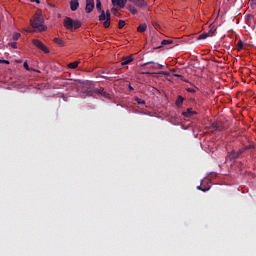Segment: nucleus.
<instances>
[{
  "instance_id": "obj_16",
  "label": "nucleus",
  "mask_w": 256,
  "mask_h": 256,
  "mask_svg": "<svg viewBox=\"0 0 256 256\" xmlns=\"http://www.w3.org/2000/svg\"><path fill=\"white\" fill-rule=\"evenodd\" d=\"M54 43H56L60 47H65V41H63V39L61 38H54Z\"/></svg>"
},
{
  "instance_id": "obj_5",
  "label": "nucleus",
  "mask_w": 256,
  "mask_h": 256,
  "mask_svg": "<svg viewBox=\"0 0 256 256\" xmlns=\"http://www.w3.org/2000/svg\"><path fill=\"white\" fill-rule=\"evenodd\" d=\"M32 43H33V45H35V47H37L44 53H49V48H47V46H45V44H43V42H41L40 40L33 39Z\"/></svg>"
},
{
  "instance_id": "obj_36",
  "label": "nucleus",
  "mask_w": 256,
  "mask_h": 256,
  "mask_svg": "<svg viewBox=\"0 0 256 256\" xmlns=\"http://www.w3.org/2000/svg\"><path fill=\"white\" fill-rule=\"evenodd\" d=\"M187 91H188V93H195V90L192 88H188Z\"/></svg>"
},
{
  "instance_id": "obj_30",
  "label": "nucleus",
  "mask_w": 256,
  "mask_h": 256,
  "mask_svg": "<svg viewBox=\"0 0 256 256\" xmlns=\"http://www.w3.org/2000/svg\"><path fill=\"white\" fill-rule=\"evenodd\" d=\"M23 67L24 69H26V71H31V68L29 67V64L27 63V61L24 62Z\"/></svg>"
},
{
  "instance_id": "obj_23",
  "label": "nucleus",
  "mask_w": 256,
  "mask_h": 256,
  "mask_svg": "<svg viewBox=\"0 0 256 256\" xmlns=\"http://www.w3.org/2000/svg\"><path fill=\"white\" fill-rule=\"evenodd\" d=\"M135 101H136V103H138V105H145V100H143L139 97H136Z\"/></svg>"
},
{
  "instance_id": "obj_40",
  "label": "nucleus",
  "mask_w": 256,
  "mask_h": 256,
  "mask_svg": "<svg viewBox=\"0 0 256 256\" xmlns=\"http://www.w3.org/2000/svg\"><path fill=\"white\" fill-rule=\"evenodd\" d=\"M103 79H109L111 81V77L102 76Z\"/></svg>"
},
{
  "instance_id": "obj_14",
  "label": "nucleus",
  "mask_w": 256,
  "mask_h": 256,
  "mask_svg": "<svg viewBox=\"0 0 256 256\" xmlns=\"http://www.w3.org/2000/svg\"><path fill=\"white\" fill-rule=\"evenodd\" d=\"M133 61V56H128L122 59L121 65L125 66V65H129V63H131Z\"/></svg>"
},
{
  "instance_id": "obj_7",
  "label": "nucleus",
  "mask_w": 256,
  "mask_h": 256,
  "mask_svg": "<svg viewBox=\"0 0 256 256\" xmlns=\"http://www.w3.org/2000/svg\"><path fill=\"white\" fill-rule=\"evenodd\" d=\"M94 9H95V0H86V7H85L86 13H92Z\"/></svg>"
},
{
  "instance_id": "obj_29",
  "label": "nucleus",
  "mask_w": 256,
  "mask_h": 256,
  "mask_svg": "<svg viewBox=\"0 0 256 256\" xmlns=\"http://www.w3.org/2000/svg\"><path fill=\"white\" fill-rule=\"evenodd\" d=\"M8 45L9 47H12V49H17V42H10Z\"/></svg>"
},
{
  "instance_id": "obj_44",
  "label": "nucleus",
  "mask_w": 256,
  "mask_h": 256,
  "mask_svg": "<svg viewBox=\"0 0 256 256\" xmlns=\"http://www.w3.org/2000/svg\"><path fill=\"white\" fill-rule=\"evenodd\" d=\"M212 32L215 33V30L214 31L212 30Z\"/></svg>"
},
{
  "instance_id": "obj_6",
  "label": "nucleus",
  "mask_w": 256,
  "mask_h": 256,
  "mask_svg": "<svg viewBox=\"0 0 256 256\" xmlns=\"http://www.w3.org/2000/svg\"><path fill=\"white\" fill-rule=\"evenodd\" d=\"M210 129H214V131H223L225 129V125L221 121L213 122L210 126Z\"/></svg>"
},
{
  "instance_id": "obj_35",
  "label": "nucleus",
  "mask_w": 256,
  "mask_h": 256,
  "mask_svg": "<svg viewBox=\"0 0 256 256\" xmlns=\"http://www.w3.org/2000/svg\"><path fill=\"white\" fill-rule=\"evenodd\" d=\"M30 1H31V3H37L38 5H39V3H41L40 0H30Z\"/></svg>"
},
{
  "instance_id": "obj_2",
  "label": "nucleus",
  "mask_w": 256,
  "mask_h": 256,
  "mask_svg": "<svg viewBox=\"0 0 256 256\" xmlns=\"http://www.w3.org/2000/svg\"><path fill=\"white\" fill-rule=\"evenodd\" d=\"M81 25V21L73 20L71 17H65L64 19V27L68 31H73V29H79Z\"/></svg>"
},
{
  "instance_id": "obj_41",
  "label": "nucleus",
  "mask_w": 256,
  "mask_h": 256,
  "mask_svg": "<svg viewBox=\"0 0 256 256\" xmlns=\"http://www.w3.org/2000/svg\"><path fill=\"white\" fill-rule=\"evenodd\" d=\"M0 63H3V60L0 59Z\"/></svg>"
},
{
  "instance_id": "obj_37",
  "label": "nucleus",
  "mask_w": 256,
  "mask_h": 256,
  "mask_svg": "<svg viewBox=\"0 0 256 256\" xmlns=\"http://www.w3.org/2000/svg\"><path fill=\"white\" fill-rule=\"evenodd\" d=\"M141 75H152L151 72H141Z\"/></svg>"
},
{
  "instance_id": "obj_27",
  "label": "nucleus",
  "mask_w": 256,
  "mask_h": 256,
  "mask_svg": "<svg viewBox=\"0 0 256 256\" xmlns=\"http://www.w3.org/2000/svg\"><path fill=\"white\" fill-rule=\"evenodd\" d=\"M245 151H249V149H255V146L253 144H250L248 146H245L244 148H242Z\"/></svg>"
},
{
  "instance_id": "obj_3",
  "label": "nucleus",
  "mask_w": 256,
  "mask_h": 256,
  "mask_svg": "<svg viewBox=\"0 0 256 256\" xmlns=\"http://www.w3.org/2000/svg\"><path fill=\"white\" fill-rule=\"evenodd\" d=\"M99 21H104L103 25L105 29H108V27H111V12L107 10L105 14V10H101Z\"/></svg>"
},
{
  "instance_id": "obj_46",
  "label": "nucleus",
  "mask_w": 256,
  "mask_h": 256,
  "mask_svg": "<svg viewBox=\"0 0 256 256\" xmlns=\"http://www.w3.org/2000/svg\"><path fill=\"white\" fill-rule=\"evenodd\" d=\"M254 2L256 3V0H254Z\"/></svg>"
},
{
  "instance_id": "obj_8",
  "label": "nucleus",
  "mask_w": 256,
  "mask_h": 256,
  "mask_svg": "<svg viewBox=\"0 0 256 256\" xmlns=\"http://www.w3.org/2000/svg\"><path fill=\"white\" fill-rule=\"evenodd\" d=\"M111 1L114 7H120V9L125 8V5H127V0H111Z\"/></svg>"
},
{
  "instance_id": "obj_11",
  "label": "nucleus",
  "mask_w": 256,
  "mask_h": 256,
  "mask_svg": "<svg viewBox=\"0 0 256 256\" xmlns=\"http://www.w3.org/2000/svg\"><path fill=\"white\" fill-rule=\"evenodd\" d=\"M70 9L71 11H77V9H79V0H71Z\"/></svg>"
},
{
  "instance_id": "obj_13",
  "label": "nucleus",
  "mask_w": 256,
  "mask_h": 256,
  "mask_svg": "<svg viewBox=\"0 0 256 256\" xmlns=\"http://www.w3.org/2000/svg\"><path fill=\"white\" fill-rule=\"evenodd\" d=\"M213 35V29H210L208 33H203L198 36V41H201L203 39H207V37H211Z\"/></svg>"
},
{
  "instance_id": "obj_38",
  "label": "nucleus",
  "mask_w": 256,
  "mask_h": 256,
  "mask_svg": "<svg viewBox=\"0 0 256 256\" xmlns=\"http://www.w3.org/2000/svg\"><path fill=\"white\" fill-rule=\"evenodd\" d=\"M129 91H135V88H133V86H131V84H129Z\"/></svg>"
},
{
  "instance_id": "obj_32",
  "label": "nucleus",
  "mask_w": 256,
  "mask_h": 256,
  "mask_svg": "<svg viewBox=\"0 0 256 256\" xmlns=\"http://www.w3.org/2000/svg\"><path fill=\"white\" fill-rule=\"evenodd\" d=\"M163 65L157 64V66H151V69H163Z\"/></svg>"
},
{
  "instance_id": "obj_4",
  "label": "nucleus",
  "mask_w": 256,
  "mask_h": 256,
  "mask_svg": "<svg viewBox=\"0 0 256 256\" xmlns=\"http://www.w3.org/2000/svg\"><path fill=\"white\" fill-rule=\"evenodd\" d=\"M83 93L84 95H87V97H93V93H96V95H101V97H105V99H109V93L98 88H94L93 90H86Z\"/></svg>"
},
{
  "instance_id": "obj_9",
  "label": "nucleus",
  "mask_w": 256,
  "mask_h": 256,
  "mask_svg": "<svg viewBox=\"0 0 256 256\" xmlns=\"http://www.w3.org/2000/svg\"><path fill=\"white\" fill-rule=\"evenodd\" d=\"M130 3H133L134 5H136V7H147V2H145V0H129Z\"/></svg>"
},
{
  "instance_id": "obj_25",
  "label": "nucleus",
  "mask_w": 256,
  "mask_h": 256,
  "mask_svg": "<svg viewBox=\"0 0 256 256\" xmlns=\"http://www.w3.org/2000/svg\"><path fill=\"white\" fill-rule=\"evenodd\" d=\"M171 43H173V40H162L161 45L162 46L171 45Z\"/></svg>"
},
{
  "instance_id": "obj_12",
  "label": "nucleus",
  "mask_w": 256,
  "mask_h": 256,
  "mask_svg": "<svg viewBox=\"0 0 256 256\" xmlns=\"http://www.w3.org/2000/svg\"><path fill=\"white\" fill-rule=\"evenodd\" d=\"M182 115L184 117H193V115H197V112L193 111V108H188Z\"/></svg>"
},
{
  "instance_id": "obj_1",
  "label": "nucleus",
  "mask_w": 256,
  "mask_h": 256,
  "mask_svg": "<svg viewBox=\"0 0 256 256\" xmlns=\"http://www.w3.org/2000/svg\"><path fill=\"white\" fill-rule=\"evenodd\" d=\"M30 23L33 29L35 31H38L39 33L47 29V26L43 25V23H45V19H43V15L41 14H35L33 18L30 20Z\"/></svg>"
},
{
  "instance_id": "obj_15",
  "label": "nucleus",
  "mask_w": 256,
  "mask_h": 256,
  "mask_svg": "<svg viewBox=\"0 0 256 256\" xmlns=\"http://www.w3.org/2000/svg\"><path fill=\"white\" fill-rule=\"evenodd\" d=\"M138 33H145L147 31V24L142 23L137 28Z\"/></svg>"
},
{
  "instance_id": "obj_20",
  "label": "nucleus",
  "mask_w": 256,
  "mask_h": 256,
  "mask_svg": "<svg viewBox=\"0 0 256 256\" xmlns=\"http://www.w3.org/2000/svg\"><path fill=\"white\" fill-rule=\"evenodd\" d=\"M237 49L238 51H243L244 49V44H243V40H239L237 43Z\"/></svg>"
},
{
  "instance_id": "obj_42",
  "label": "nucleus",
  "mask_w": 256,
  "mask_h": 256,
  "mask_svg": "<svg viewBox=\"0 0 256 256\" xmlns=\"http://www.w3.org/2000/svg\"><path fill=\"white\" fill-rule=\"evenodd\" d=\"M106 73H108V74H109V73H111V72H109V71H106Z\"/></svg>"
},
{
  "instance_id": "obj_21",
  "label": "nucleus",
  "mask_w": 256,
  "mask_h": 256,
  "mask_svg": "<svg viewBox=\"0 0 256 256\" xmlns=\"http://www.w3.org/2000/svg\"><path fill=\"white\" fill-rule=\"evenodd\" d=\"M13 41H19L21 39V33L15 32L12 36Z\"/></svg>"
},
{
  "instance_id": "obj_45",
  "label": "nucleus",
  "mask_w": 256,
  "mask_h": 256,
  "mask_svg": "<svg viewBox=\"0 0 256 256\" xmlns=\"http://www.w3.org/2000/svg\"><path fill=\"white\" fill-rule=\"evenodd\" d=\"M102 73H106L105 71H103Z\"/></svg>"
},
{
  "instance_id": "obj_17",
  "label": "nucleus",
  "mask_w": 256,
  "mask_h": 256,
  "mask_svg": "<svg viewBox=\"0 0 256 256\" xmlns=\"http://www.w3.org/2000/svg\"><path fill=\"white\" fill-rule=\"evenodd\" d=\"M80 61L71 62L68 64L69 69H77L79 67Z\"/></svg>"
},
{
  "instance_id": "obj_26",
  "label": "nucleus",
  "mask_w": 256,
  "mask_h": 256,
  "mask_svg": "<svg viewBox=\"0 0 256 256\" xmlns=\"http://www.w3.org/2000/svg\"><path fill=\"white\" fill-rule=\"evenodd\" d=\"M101 7H102L101 0H96V9H97V11H102Z\"/></svg>"
},
{
  "instance_id": "obj_31",
  "label": "nucleus",
  "mask_w": 256,
  "mask_h": 256,
  "mask_svg": "<svg viewBox=\"0 0 256 256\" xmlns=\"http://www.w3.org/2000/svg\"><path fill=\"white\" fill-rule=\"evenodd\" d=\"M154 63L155 62H153V61H149V62L141 64V67H147V65H153Z\"/></svg>"
},
{
  "instance_id": "obj_10",
  "label": "nucleus",
  "mask_w": 256,
  "mask_h": 256,
  "mask_svg": "<svg viewBox=\"0 0 256 256\" xmlns=\"http://www.w3.org/2000/svg\"><path fill=\"white\" fill-rule=\"evenodd\" d=\"M243 153H245V150H243V148L239 149L237 152L233 151L231 154V159H239V157H241Z\"/></svg>"
},
{
  "instance_id": "obj_22",
  "label": "nucleus",
  "mask_w": 256,
  "mask_h": 256,
  "mask_svg": "<svg viewBox=\"0 0 256 256\" xmlns=\"http://www.w3.org/2000/svg\"><path fill=\"white\" fill-rule=\"evenodd\" d=\"M198 191H203V193H207V191H209V189H211V187H201V186H197Z\"/></svg>"
},
{
  "instance_id": "obj_33",
  "label": "nucleus",
  "mask_w": 256,
  "mask_h": 256,
  "mask_svg": "<svg viewBox=\"0 0 256 256\" xmlns=\"http://www.w3.org/2000/svg\"><path fill=\"white\" fill-rule=\"evenodd\" d=\"M159 75H166L167 77H169V72L161 71L159 72Z\"/></svg>"
},
{
  "instance_id": "obj_19",
  "label": "nucleus",
  "mask_w": 256,
  "mask_h": 256,
  "mask_svg": "<svg viewBox=\"0 0 256 256\" xmlns=\"http://www.w3.org/2000/svg\"><path fill=\"white\" fill-rule=\"evenodd\" d=\"M183 101H185V99L182 96H178V98L176 99L177 107H181V105H183Z\"/></svg>"
},
{
  "instance_id": "obj_24",
  "label": "nucleus",
  "mask_w": 256,
  "mask_h": 256,
  "mask_svg": "<svg viewBox=\"0 0 256 256\" xmlns=\"http://www.w3.org/2000/svg\"><path fill=\"white\" fill-rule=\"evenodd\" d=\"M123 27H125V20H119L118 29H123Z\"/></svg>"
},
{
  "instance_id": "obj_43",
  "label": "nucleus",
  "mask_w": 256,
  "mask_h": 256,
  "mask_svg": "<svg viewBox=\"0 0 256 256\" xmlns=\"http://www.w3.org/2000/svg\"><path fill=\"white\" fill-rule=\"evenodd\" d=\"M158 49H161V46H159Z\"/></svg>"
},
{
  "instance_id": "obj_28",
  "label": "nucleus",
  "mask_w": 256,
  "mask_h": 256,
  "mask_svg": "<svg viewBox=\"0 0 256 256\" xmlns=\"http://www.w3.org/2000/svg\"><path fill=\"white\" fill-rule=\"evenodd\" d=\"M111 11H112L113 15H115L116 17H119V15H121L119 13V11L117 10V8H112Z\"/></svg>"
},
{
  "instance_id": "obj_34",
  "label": "nucleus",
  "mask_w": 256,
  "mask_h": 256,
  "mask_svg": "<svg viewBox=\"0 0 256 256\" xmlns=\"http://www.w3.org/2000/svg\"><path fill=\"white\" fill-rule=\"evenodd\" d=\"M173 77H178L179 79H181L183 81V75H181V74H173Z\"/></svg>"
},
{
  "instance_id": "obj_39",
  "label": "nucleus",
  "mask_w": 256,
  "mask_h": 256,
  "mask_svg": "<svg viewBox=\"0 0 256 256\" xmlns=\"http://www.w3.org/2000/svg\"><path fill=\"white\" fill-rule=\"evenodd\" d=\"M2 63H5V65H9V60H2Z\"/></svg>"
},
{
  "instance_id": "obj_18",
  "label": "nucleus",
  "mask_w": 256,
  "mask_h": 256,
  "mask_svg": "<svg viewBox=\"0 0 256 256\" xmlns=\"http://www.w3.org/2000/svg\"><path fill=\"white\" fill-rule=\"evenodd\" d=\"M128 10L130 11V13H132V15H137L138 13L137 8H135V6L133 5H128Z\"/></svg>"
}]
</instances>
